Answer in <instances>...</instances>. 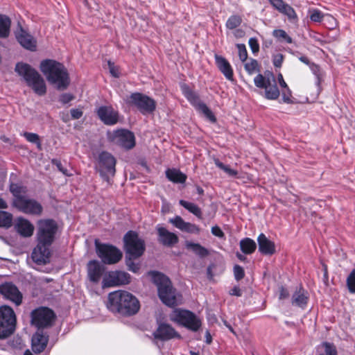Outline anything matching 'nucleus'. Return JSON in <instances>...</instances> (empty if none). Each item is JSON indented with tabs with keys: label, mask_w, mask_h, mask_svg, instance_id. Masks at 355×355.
I'll list each match as a JSON object with an SVG mask.
<instances>
[{
	"label": "nucleus",
	"mask_w": 355,
	"mask_h": 355,
	"mask_svg": "<svg viewBox=\"0 0 355 355\" xmlns=\"http://www.w3.org/2000/svg\"><path fill=\"white\" fill-rule=\"evenodd\" d=\"M107 308L112 313L131 316L138 313L140 303L132 293L119 290L109 293Z\"/></svg>",
	"instance_id": "1"
},
{
	"label": "nucleus",
	"mask_w": 355,
	"mask_h": 355,
	"mask_svg": "<svg viewBox=\"0 0 355 355\" xmlns=\"http://www.w3.org/2000/svg\"><path fill=\"white\" fill-rule=\"evenodd\" d=\"M40 71L49 83L58 90L66 89L70 84L69 74L63 64L51 59L44 60L40 65Z\"/></svg>",
	"instance_id": "2"
},
{
	"label": "nucleus",
	"mask_w": 355,
	"mask_h": 355,
	"mask_svg": "<svg viewBox=\"0 0 355 355\" xmlns=\"http://www.w3.org/2000/svg\"><path fill=\"white\" fill-rule=\"evenodd\" d=\"M151 275L157 288L158 296L164 304L173 307L182 304V295L173 288L168 277L158 272H152Z\"/></svg>",
	"instance_id": "3"
},
{
	"label": "nucleus",
	"mask_w": 355,
	"mask_h": 355,
	"mask_svg": "<svg viewBox=\"0 0 355 355\" xmlns=\"http://www.w3.org/2000/svg\"><path fill=\"white\" fill-rule=\"evenodd\" d=\"M15 72L23 78L26 85L38 96H44L46 93V85L43 77L30 64L17 62L15 68Z\"/></svg>",
	"instance_id": "4"
},
{
	"label": "nucleus",
	"mask_w": 355,
	"mask_h": 355,
	"mask_svg": "<svg viewBox=\"0 0 355 355\" xmlns=\"http://www.w3.org/2000/svg\"><path fill=\"white\" fill-rule=\"evenodd\" d=\"M170 320L192 331H197L201 327V320L193 312L180 309H174L170 314Z\"/></svg>",
	"instance_id": "5"
},
{
	"label": "nucleus",
	"mask_w": 355,
	"mask_h": 355,
	"mask_svg": "<svg viewBox=\"0 0 355 355\" xmlns=\"http://www.w3.org/2000/svg\"><path fill=\"white\" fill-rule=\"evenodd\" d=\"M58 224L53 219H41L37 222V241L51 245L58 232Z\"/></svg>",
	"instance_id": "6"
},
{
	"label": "nucleus",
	"mask_w": 355,
	"mask_h": 355,
	"mask_svg": "<svg viewBox=\"0 0 355 355\" xmlns=\"http://www.w3.org/2000/svg\"><path fill=\"white\" fill-rule=\"evenodd\" d=\"M16 315L8 306L0 307V339H5L11 336L16 328Z\"/></svg>",
	"instance_id": "7"
},
{
	"label": "nucleus",
	"mask_w": 355,
	"mask_h": 355,
	"mask_svg": "<svg viewBox=\"0 0 355 355\" xmlns=\"http://www.w3.org/2000/svg\"><path fill=\"white\" fill-rule=\"evenodd\" d=\"M257 87L264 89V97L268 100H277L280 92L277 85L276 80L272 73L263 76L259 73L254 79Z\"/></svg>",
	"instance_id": "8"
},
{
	"label": "nucleus",
	"mask_w": 355,
	"mask_h": 355,
	"mask_svg": "<svg viewBox=\"0 0 355 355\" xmlns=\"http://www.w3.org/2000/svg\"><path fill=\"white\" fill-rule=\"evenodd\" d=\"M55 314L48 307L41 306L32 311L31 322L39 330L50 327L55 319Z\"/></svg>",
	"instance_id": "9"
},
{
	"label": "nucleus",
	"mask_w": 355,
	"mask_h": 355,
	"mask_svg": "<svg viewBox=\"0 0 355 355\" xmlns=\"http://www.w3.org/2000/svg\"><path fill=\"white\" fill-rule=\"evenodd\" d=\"M125 250L127 254L132 258L141 257L145 251L144 241L140 239L135 232L129 231L123 238Z\"/></svg>",
	"instance_id": "10"
},
{
	"label": "nucleus",
	"mask_w": 355,
	"mask_h": 355,
	"mask_svg": "<svg viewBox=\"0 0 355 355\" xmlns=\"http://www.w3.org/2000/svg\"><path fill=\"white\" fill-rule=\"evenodd\" d=\"M96 251L98 257L105 264H114L122 258V252L116 247L105 243L95 242Z\"/></svg>",
	"instance_id": "11"
},
{
	"label": "nucleus",
	"mask_w": 355,
	"mask_h": 355,
	"mask_svg": "<svg viewBox=\"0 0 355 355\" xmlns=\"http://www.w3.org/2000/svg\"><path fill=\"white\" fill-rule=\"evenodd\" d=\"M116 159L110 153L103 151L98 156V171L101 176L109 184L111 178L114 177L116 172Z\"/></svg>",
	"instance_id": "12"
},
{
	"label": "nucleus",
	"mask_w": 355,
	"mask_h": 355,
	"mask_svg": "<svg viewBox=\"0 0 355 355\" xmlns=\"http://www.w3.org/2000/svg\"><path fill=\"white\" fill-rule=\"evenodd\" d=\"M12 205L19 211L29 215L40 216L43 211V207L39 202L28 197L13 200Z\"/></svg>",
	"instance_id": "13"
},
{
	"label": "nucleus",
	"mask_w": 355,
	"mask_h": 355,
	"mask_svg": "<svg viewBox=\"0 0 355 355\" xmlns=\"http://www.w3.org/2000/svg\"><path fill=\"white\" fill-rule=\"evenodd\" d=\"M130 103L136 106L143 114L153 113L156 108V103L153 98L139 92L130 96Z\"/></svg>",
	"instance_id": "14"
},
{
	"label": "nucleus",
	"mask_w": 355,
	"mask_h": 355,
	"mask_svg": "<svg viewBox=\"0 0 355 355\" xmlns=\"http://www.w3.org/2000/svg\"><path fill=\"white\" fill-rule=\"evenodd\" d=\"M130 275L124 271H110L103 279V287H113L128 284L130 282Z\"/></svg>",
	"instance_id": "15"
},
{
	"label": "nucleus",
	"mask_w": 355,
	"mask_h": 355,
	"mask_svg": "<svg viewBox=\"0 0 355 355\" xmlns=\"http://www.w3.org/2000/svg\"><path fill=\"white\" fill-rule=\"evenodd\" d=\"M112 141L118 146L130 150L135 146L134 134L127 130H118L113 134Z\"/></svg>",
	"instance_id": "16"
},
{
	"label": "nucleus",
	"mask_w": 355,
	"mask_h": 355,
	"mask_svg": "<svg viewBox=\"0 0 355 355\" xmlns=\"http://www.w3.org/2000/svg\"><path fill=\"white\" fill-rule=\"evenodd\" d=\"M37 245L34 248L31 258L33 261L38 265H45L50 261L51 246L46 243H41L37 241Z\"/></svg>",
	"instance_id": "17"
},
{
	"label": "nucleus",
	"mask_w": 355,
	"mask_h": 355,
	"mask_svg": "<svg viewBox=\"0 0 355 355\" xmlns=\"http://www.w3.org/2000/svg\"><path fill=\"white\" fill-rule=\"evenodd\" d=\"M0 293L6 299L12 301L16 305L22 302V294L18 288L10 282H6L0 285Z\"/></svg>",
	"instance_id": "18"
},
{
	"label": "nucleus",
	"mask_w": 355,
	"mask_h": 355,
	"mask_svg": "<svg viewBox=\"0 0 355 355\" xmlns=\"http://www.w3.org/2000/svg\"><path fill=\"white\" fill-rule=\"evenodd\" d=\"M98 118L105 125H112L119 121V113L112 106H101L96 110Z\"/></svg>",
	"instance_id": "19"
},
{
	"label": "nucleus",
	"mask_w": 355,
	"mask_h": 355,
	"mask_svg": "<svg viewBox=\"0 0 355 355\" xmlns=\"http://www.w3.org/2000/svg\"><path fill=\"white\" fill-rule=\"evenodd\" d=\"M155 338L161 340H168L172 338H181V336L170 324L161 323L153 333Z\"/></svg>",
	"instance_id": "20"
},
{
	"label": "nucleus",
	"mask_w": 355,
	"mask_h": 355,
	"mask_svg": "<svg viewBox=\"0 0 355 355\" xmlns=\"http://www.w3.org/2000/svg\"><path fill=\"white\" fill-rule=\"evenodd\" d=\"M158 241L164 246L172 247L178 243V236L159 225L156 227Z\"/></svg>",
	"instance_id": "21"
},
{
	"label": "nucleus",
	"mask_w": 355,
	"mask_h": 355,
	"mask_svg": "<svg viewBox=\"0 0 355 355\" xmlns=\"http://www.w3.org/2000/svg\"><path fill=\"white\" fill-rule=\"evenodd\" d=\"M187 98L198 111L202 113L209 120L216 122V119L214 114L204 103L200 101L199 96L194 92L190 94Z\"/></svg>",
	"instance_id": "22"
},
{
	"label": "nucleus",
	"mask_w": 355,
	"mask_h": 355,
	"mask_svg": "<svg viewBox=\"0 0 355 355\" xmlns=\"http://www.w3.org/2000/svg\"><path fill=\"white\" fill-rule=\"evenodd\" d=\"M16 38L19 43L25 49L34 51L36 50V40L23 28L16 34Z\"/></svg>",
	"instance_id": "23"
},
{
	"label": "nucleus",
	"mask_w": 355,
	"mask_h": 355,
	"mask_svg": "<svg viewBox=\"0 0 355 355\" xmlns=\"http://www.w3.org/2000/svg\"><path fill=\"white\" fill-rule=\"evenodd\" d=\"M169 223L179 230L191 234H199L200 228L195 224L185 222L180 216L169 219Z\"/></svg>",
	"instance_id": "24"
},
{
	"label": "nucleus",
	"mask_w": 355,
	"mask_h": 355,
	"mask_svg": "<svg viewBox=\"0 0 355 355\" xmlns=\"http://www.w3.org/2000/svg\"><path fill=\"white\" fill-rule=\"evenodd\" d=\"M49 341V336L39 330L32 337V349L35 353L44 350Z\"/></svg>",
	"instance_id": "25"
},
{
	"label": "nucleus",
	"mask_w": 355,
	"mask_h": 355,
	"mask_svg": "<svg viewBox=\"0 0 355 355\" xmlns=\"http://www.w3.org/2000/svg\"><path fill=\"white\" fill-rule=\"evenodd\" d=\"M16 231L23 237H30L34 232L33 225L27 219L19 217L15 225Z\"/></svg>",
	"instance_id": "26"
},
{
	"label": "nucleus",
	"mask_w": 355,
	"mask_h": 355,
	"mask_svg": "<svg viewBox=\"0 0 355 355\" xmlns=\"http://www.w3.org/2000/svg\"><path fill=\"white\" fill-rule=\"evenodd\" d=\"M259 252L264 255H272L275 253V243L269 240L264 234L261 233L257 238Z\"/></svg>",
	"instance_id": "27"
},
{
	"label": "nucleus",
	"mask_w": 355,
	"mask_h": 355,
	"mask_svg": "<svg viewBox=\"0 0 355 355\" xmlns=\"http://www.w3.org/2000/svg\"><path fill=\"white\" fill-rule=\"evenodd\" d=\"M214 58L216 64L218 69L220 70V71L225 76V77L227 80H233V69L227 60L218 54H216L214 55Z\"/></svg>",
	"instance_id": "28"
},
{
	"label": "nucleus",
	"mask_w": 355,
	"mask_h": 355,
	"mask_svg": "<svg viewBox=\"0 0 355 355\" xmlns=\"http://www.w3.org/2000/svg\"><path fill=\"white\" fill-rule=\"evenodd\" d=\"M103 268L96 260L90 261L87 263V275L92 282H98L102 275Z\"/></svg>",
	"instance_id": "29"
},
{
	"label": "nucleus",
	"mask_w": 355,
	"mask_h": 355,
	"mask_svg": "<svg viewBox=\"0 0 355 355\" xmlns=\"http://www.w3.org/2000/svg\"><path fill=\"white\" fill-rule=\"evenodd\" d=\"M11 20L6 15L0 14V40L6 39L10 34Z\"/></svg>",
	"instance_id": "30"
},
{
	"label": "nucleus",
	"mask_w": 355,
	"mask_h": 355,
	"mask_svg": "<svg viewBox=\"0 0 355 355\" xmlns=\"http://www.w3.org/2000/svg\"><path fill=\"white\" fill-rule=\"evenodd\" d=\"M308 299L309 297L307 293L300 287L293 293L292 297V304L303 308L306 305Z\"/></svg>",
	"instance_id": "31"
},
{
	"label": "nucleus",
	"mask_w": 355,
	"mask_h": 355,
	"mask_svg": "<svg viewBox=\"0 0 355 355\" xmlns=\"http://www.w3.org/2000/svg\"><path fill=\"white\" fill-rule=\"evenodd\" d=\"M166 178L174 183H184L187 175L176 168H168L166 171Z\"/></svg>",
	"instance_id": "32"
},
{
	"label": "nucleus",
	"mask_w": 355,
	"mask_h": 355,
	"mask_svg": "<svg viewBox=\"0 0 355 355\" xmlns=\"http://www.w3.org/2000/svg\"><path fill=\"white\" fill-rule=\"evenodd\" d=\"M241 250L247 254L253 253L256 248L257 244L254 240L250 238H245L240 241Z\"/></svg>",
	"instance_id": "33"
},
{
	"label": "nucleus",
	"mask_w": 355,
	"mask_h": 355,
	"mask_svg": "<svg viewBox=\"0 0 355 355\" xmlns=\"http://www.w3.org/2000/svg\"><path fill=\"white\" fill-rule=\"evenodd\" d=\"M185 246L188 250H192L196 254L200 257H205L209 255L208 250L199 243L186 241Z\"/></svg>",
	"instance_id": "34"
},
{
	"label": "nucleus",
	"mask_w": 355,
	"mask_h": 355,
	"mask_svg": "<svg viewBox=\"0 0 355 355\" xmlns=\"http://www.w3.org/2000/svg\"><path fill=\"white\" fill-rule=\"evenodd\" d=\"M179 203L181 206L188 210L190 213L195 215L197 218L200 219L202 218V210L197 205L186 201L184 200H180Z\"/></svg>",
	"instance_id": "35"
},
{
	"label": "nucleus",
	"mask_w": 355,
	"mask_h": 355,
	"mask_svg": "<svg viewBox=\"0 0 355 355\" xmlns=\"http://www.w3.org/2000/svg\"><path fill=\"white\" fill-rule=\"evenodd\" d=\"M10 191L14 196L13 200L26 197L25 196L27 192L26 187L19 184L12 183L10 185Z\"/></svg>",
	"instance_id": "36"
},
{
	"label": "nucleus",
	"mask_w": 355,
	"mask_h": 355,
	"mask_svg": "<svg viewBox=\"0 0 355 355\" xmlns=\"http://www.w3.org/2000/svg\"><path fill=\"white\" fill-rule=\"evenodd\" d=\"M12 215L7 211H0V227L9 228L12 225Z\"/></svg>",
	"instance_id": "37"
},
{
	"label": "nucleus",
	"mask_w": 355,
	"mask_h": 355,
	"mask_svg": "<svg viewBox=\"0 0 355 355\" xmlns=\"http://www.w3.org/2000/svg\"><path fill=\"white\" fill-rule=\"evenodd\" d=\"M242 23V18L241 16L234 15L230 16L226 21V27L228 29L232 30L239 27Z\"/></svg>",
	"instance_id": "38"
},
{
	"label": "nucleus",
	"mask_w": 355,
	"mask_h": 355,
	"mask_svg": "<svg viewBox=\"0 0 355 355\" xmlns=\"http://www.w3.org/2000/svg\"><path fill=\"white\" fill-rule=\"evenodd\" d=\"M22 135L26 138V139L33 144H35L37 145V148L38 150H42V144L40 139V136L36 133L24 132Z\"/></svg>",
	"instance_id": "39"
},
{
	"label": "nucleus",
	"mask_w": 355,
	"mask_h": 355,
	"mask_svg": "<svg viewBox=\"0 0 355 355\" xmlns=\"http://www.w3.org/2000/svg\"><path fill=\"white\" fill-rule=\"evenodd\" d=\"M214 163L217 167L225 171L230 177H236L238 171L231 168L229 166L222 163L218 159H214Z\"/></svg>",
	"instance_id": "40"
},
{
	"label": "nucleus",
	"mask_w": 355,
	"mask_h": 355,
	"mask_svg": "<svg viewBox=\"0 0 355 355\" xmlns=\"http://www.w3.org/2000/svg\"><path fill=\"white\" fill-rule=\"evenodd\" d=\"M279 12L286 15L291 20L297 19L295 10L287 3H285Z\"/></svg>",
	"instance_id": "41"
},
{
	"label": "nucleus",
	"mask_w": 355,
	"mask_h": 355,
	"mask_svg": "<svg viewBox=\"0 0 355 355\" xmlns=\"http://www.w3.org/2000/svg\"><path fill=\"white\" fill-rule=\"evenodd\" d=\"M322 347L324 348V352L319 355H338L336 347L333 343L324 342Z\"/></svg>",
	"instance_id": "42"
},
{
	"label": "nucleus",
	"mask_w": 355,
	"mask_h": 355,
	"mask_svg": "<svg viewBox=\"0 0 355 355\" xmlns=\"http://www.w3.org/2000/svg\"><path fill=\"white\" fill-rule=\"evenodd\" d=\"M245 69L249 74L259 71L258 62L254 59H250L249 62L245 64Z\"/></svg>",
	"instance_id": "43"
},
{
	"label": "nucleus",
	"mask_w": 355,
	"mask_h": 355,
	"mask_svg": "<svg viewBox=\"0 0 355 355\" xmlns=\"http://www.w3.org/2000/svg\"><path fill=\"white\" fill-rule=\"evenodd\" d=\"M272 35L278 39H282L288 44H291L293 42L292 38L284 30H275L272 33Z\"/></svg>",
	"instance_id": "44"
},
{
	"label": "nucleus",
	"mask_w": 355,
	"mask_h": 355,
	"mask_svg": "<svg viewBox=\"0 0 355 355\" xmlns=\"http://www.w3.org/2000/svg\"><path fill=\"white\" fill-rule=\"evenodd\" d=\"M309 68L313 73L316 76L318 83L320 84L323 78V72L322 71L320 67L318 64L312 62L309 65Z\"/></svg>",
	"instance_id": "45"
},
{
	"label": "nucleus",
	"mask_w": 355,
	"mask_h": 355,
	"mask_svg": "<svg viewBox=\"0 0 355 355\" xmlns=\"http://www.w3.org/2000/svg\"><path fill=\"white\" fill-rule=\"evenodd\" d=\"M347 285L350 293H355V268L352 270L347 278Z\"/></svg>",
	"instance_id": "46"
},
{
	"label": "nucleus",
	"mask_w": 355,
	"mask_h": 355,
	"mask_svg": "<svg viewBox=\"0 0 355 355\" xmlns=\"http://www.w3.org/2000/svg\"><path fill=\"white\" fill-rule=\"evenodd\" d=\"M239 51V56L241 62H244L248 58V52L245 44H238L236 45Z\"/></svg>",
	"instance_id": "47"
},
{
	"label": "nucleus",
	"mask_w": 355,
	"mask_h": 355,
	"mask_svg": "<svg viewBox=\"0 0 355 355\" xmlns=\"http://www.w3.org/2000/svg\"><path fill=\"white\" fill-rule=\"evenodd\" d=\"M282 101L285 103L291 104L293 103L292 99V92L289 87L288 89H283L282 92Z\"/></svg>",
	"instance_id": "48"
},
{
	"label": "nucleus",
	"mask_w": 355,
	"mask_h": 355,
	"mask_svg": "<svg viewBox=\"0 0 355 355\" xmlns=\"http://www.w3.org/2000/svg\"><path fill=\"white\" fill-rule=\"evenodd\" d=\"M324 15L318 10H313L310 15V19L314 22H320L322 21Z\"/></svg>",
	"instance_id": "49"
},
{
	"label": "nucleus",
	"mask_w": 355,
	"mask_h": 355,
	"mask_svg": "<svg viewBox=\"0 0 355 355\" xmlns=\"http://www.w3.org/2000/svg\"><path fill=\"white\" fill-rule=\"evenodd\" d=\"M234 275L237 281L242 279L245 276L243 268L239 265H235L234 266Z\"/></svg>",
	"instance_id": "50"
},
{
	"label": "nucleus",
	"mask_w": 355,
	"mask_h": 355,
	"mask_svg": "<svg viewBox=\"0 0 355 355\" xmlns=\"http://www.w3.org/2000/svg\"><path fill=\"white\" fill-rule=\"evenodd\" d=\"M131 257H129V259L126 261V264L129 270L133 272H137L139 270V265L138 263H135L132 261Z\"/></svg>",
	"instance_id": "51"
},
{
	"label": "nucleus",
	"mask_w": 355,
	"mask_h": 355,
	"mask_svg": "<svg viewBox=\"0 0 355 355\" xmlns=\"http://www.w3.org/2000/svg\"><path fill=\"white\" fill-rule=\"evenodd\" d=\"M249 46L253 53H257L259 51V44L256 38L252 37L249 40Z\"/></svg>",
	"instance_id": "52"
},
{
	"label": "nucleus",
	"mask_w": 355,
	"mask_h": 355,
	"mask_svg": "<svg viewBox=\"0 0 355 355\" xmlns=\"http://www.w3.org/2000/svg\"><path fill=\"white\" fill-rule=\"evenodd\" d=\"M284 61V55L281 53H278L273 57V64L276 67H281Z\"/></svg>",
	"instance_id": "53"
},
{
	"label": "nucleus",
	"mask_w": 355,
	"mask_h": 355,
	"mask_svg": "<svg viewBox=\"0 0 355 355\" xmlns=\"http://www.w3.org/2000/svg\"><path fill=\"white\" fill-rule=\"evenodd\" d=\"M211 233L218 237V238H224L225 234L220 227L216 225L211 227Z\"/></svg>",
	"instance_id": "54"
},
{
	"label": "nucleus",
	"mask_w": 355,
	"mask_h": 355,
	"mask_svg": "<svg viewBox=\"0 0 355 355\" xmlns=\"http://www.w3.org/2000/svg\"><path fill=\"white\" fill-rule=\"evenodd\" d=\"M269 1L278 11H279L286 3L283 1V0H269Z\"/></svg>",
	"instance_id": "55"
},
{
	"label": "nucleus",
	"mask_w": 355,
	"mask_h": 355,
	"mask_svg": "<svg viewBox=\"0 0 355 355\" xmlns=\"http://www.w3.org/2000/svg\"><path fill=\"white\" fill-rule=\"evenodd\" d=\"M108 66H109L110 73L114 77H119V70H118L117 67H116L114 66V64L113 63H112L111 62H108Z\"/></svg>",
	"instance_id": "56"
},
{
	"label": "nucleus",
	"mask_w": 355,
	"mask_h": 355,
	"mask_svg": "<svg viewBox=\"0 0 355 355\" xmlns=\"http://www.w3.org/2000/svg\"><path fill=\"white\" fill-rule=\"evenodd\" d=\"M83 112L80 109L71 110V117L73 119H78L83 116Z\"/></svg>",
	"instance_id": "57"
},
{
	"label": "nucleus",
	"mask_w": 355,
	"mask_h": 355,
	"mask_svg": "<svg viewBox=\"0 0 355 355\" xmlns=\"http://www.w3.org/2000/svg\"><path fill=\"white\" fill-rule=\"evenodd\" d=\"M73 99V96L69 94H64L61 95L60 101L65 104L70 102Z\"/></svg>",
	"instance_id": "58"
},
{
	"label": "nucleus",
	"mask_w": 355,
	"mask_h": 355,
	"mask_svg": "<svg viewBox=\"0 0 355 355\" xmlns=\"http://www.w3.org/2000/svg\"><path fill=\"white\" fill-rule=\"evenodd\" d=\"M277 78H278V82H279L280 87L282 89H288V85H287L286 83L285 82L282 73H279L278 75Z\"/></svg>",
	"instance_id": "59"
},
{
	"label": "nucleus",
	"mask_w": 355,
	"mask_h": 355,
	"mask_svg": "<svg viewBox=\"0 0 355 355\" xmlns=\"http://www.w3.org/2000/svg\"><path fill=\"white\" fill-rule=\"evenodd\" d=\"M289 296L288 291L284 287H281L279 291V299L283 300L287 298Z\"/></svg>",
	"instance_id": "60"
},
{
	"label": "nucleus",
	"mask_w": 355,
	"mask_h": 355,
	"mask_svg": "<svg viewBox=\"0 0 355 355\" xmlns=\"http://www.w3.org/2000/svg\"><path fill=\"white\" fill-rule=\"evenodd\" d=\"M230 295L239 297L241 295V291L239 287L234 286L230 291Z\"/></svg>",
	"instance_id": "61"
},
{
	"label": "nucleus",
	"mask_w": 355,
	"mask_h": 355,
	"mask_svg": "<svg viewBox=\"0 0 355 355\" xmlns=\"http://www.w3.org/2000/svg\"><path fill=\"white\" fill-rule=\"evenodd\" d=\"M182 92L186 98L189 96V95L193 92L188 86L184 85L182 87Z\"/></svg>",
	"instance_id": "62"
},
{
	"label": "nucleus",
	"mask_w": 355,
	"mask_h": 355,
	"mask_svg": "<svg viewBox=\"0 0 355 355\" xmlns=\"http://www.w3.org/2000/svg\"><path fill=\"white\" fill-rule=\"evenodd\" d=\"M299 60L302 62H303V63H304V64H307L309 66L312 63V62H310L309 58L305 56V55H301L300 57H299Z\"/></svg>",
	"instance_id": "63"
},
{
	"label": "nucleus",
	"mask_w": 355,
	"mask_h": 355,
	"mask_svg": "<svg viewBox=\"0 0 355 355\" xmlns=\"http://www.w3.org/2000/svg\"><path fill=\"white\" fill-rule=\"evenodd\" d=\"M205 342L207 343V344L209 345L211 343L212 338L209 331H207L205 333Z\"/></svg>",
	"instance_id": "64"
}]
</instances>
